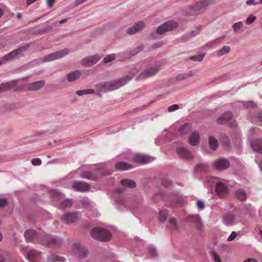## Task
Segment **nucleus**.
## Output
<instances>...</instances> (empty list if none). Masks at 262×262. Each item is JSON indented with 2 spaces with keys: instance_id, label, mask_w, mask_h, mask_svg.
<instances>
[{
  "instance_id": "obj_44",
  "label": "nucleus",
  "mask_w": 262,
  "mask_h": 262,
  "mask_svg": "<svg viewBox=\"0 0 262 262\" xmlns=\"http://www.w3.org/2000/svg\"><path fill=\"white\" fill-rule=\"evenodd\" d=\"M148 251L152 257H156L158 255L157 249L153 246L149 247Z\"/></svg>"
},
{
  "instance_id": "obj_43",
  "label": "nucleus",
  "mask_w": 262,
  "mask_h": 262,
  "mask_svg": "<svg viewBox=\"0 0 262 262\" xmlns=\"http://www.w3.org/2000/svg\"><path fill=\"white\" fill-rule=\"evenodd\" d=\"M12 87L11 83H3L0 85V92L10 90Z\"/></svg>"
},
{
  "instance_id": "obj_62",
  "label": "nucleus",
  "mask_w": 262,
  "mask_h": 262,
  "mask_svg": "<svg viewBox=\"0 0 262 262\" xmlns=\"http://www.w3.org/2000/svg\"><path fill=\"white\" fill-rule=\"evenodd\" d=\"M247 4L248 5H257L258 3L255 2V0H248L246 2Z\"/></svg>"
},
{
  "instance_id": "obj_15",
  "label": "nucleus",
  "mask_w": 262,
  "mask_h": 262,
  "mask_svg": "<svg viewBox=\"0 0 262 262\" xmlns=\"http://www.w3.org/2000/svg\"><path fill=\"white\" fill-rule=\"evenodd\" d=\"M176 151L179 156L186 160H192L194 156L192 153L187 148L183 146L177 147Z\"/></svg>"
},
{
  "instance_id": "obj_2",
  "label": "nucleus",
  "mask_w": 262,
  "mask_h": 262,
  "mask_svg": "<svg viewBox=\"0 0 262 262\" xmlns=\"http://www.w3.org/2000/svg\"><path fill=\"white\" fill-rule=\"evenodd\" d=\"M85 166L83 165L78 169L81 171L80 174V177L84 179L94 181L102 176L108 175L112 172L111 168L108 163L100 165L92 170H82V168Z\"/></svg>"
},
{
  "instance_id": "obj_56",
  "label": "nucleus",
  "mask_w": 262,
  "mask_h": 262,
  "mask_svg": "<svg viewBox=\"0 0 262 262\" xmlns=\"http://www.w3.org/2000/svg\"><path fill=\"white\" fill-rule=\"evenodd\" d=\"M191 37H193L199 33V30L198 29L192 30L188 32Z\"/></svg>"
},
{
  "instance_id": "obj_64",
  "label": "nucleus",
  "mask_w": 262,
  "mask_h": 262,
  "mask_svg": "<svg viewBox=\"0 0 262 262\" xmlns=\"http://www.w3.org/2000/svg\"><path fill=\"white\" fill-rule=\"evenodd\" d=\"M255 162L258 164L260 170L262 171V161L260 162L258 161V159L256 158L255 159Z\"/></svg>"
},
{
  "instance_id": "obj_31",
  "label": "nucleus",
  "mask_w": 262,
  "mask_h": 262,
  "mask_svg": "<svg viewBox=\"0 0 262 262\" xmlns=\"http://www.w3.org/2000/svg\"><path fill=\"white\" fill-rule=\"evenodd\" d=\"M65 258L53 254L49 255L47 258V262H65Z\"/></svg>"
},
{
  "instance_id": "obj_52",
  "label": "nucleus",
  "mask_w": 262,
  "mask_h": 262,
  "mask_svg": "<svg viewBox=\"0 0 262 262\" xmlns=\"http://www.w3.org/2000/svg\"><path fill=\"white\" fill-rule=\"evenodd\" d=\"M256 18L255 16L251 15L247 18L246 23L249 25L251 24L255 20Z\"/></svg>"
},
{
  "instance_id": "obj_7",
  "label": "nucleus",
  "mask_w": 262,
  "mask_h": 262,
  "mask_svg": "<svg viewBox=\"0 0 262 262\" xmlns=\"http://www.w3.org/2000/svg\"><path fill=\"white\" fill-rule=\"evenodd\" d=\"M29 47V45L27 44L18 48L16 50L12 51L6 56H4L2 60H0V65L17 57L22 52L25 51Z\"/></svg>"
},
{
  "instance_id": "obj_4",
  "label": "nucleus",
  "mask_w": 262,
  "mask_h": 262,
  "mask_svg": "<svg viewBox=\"0 0 262 262\" xmlns=\"http://www.w3.org/2000/svg\"><path fill=\"white\" fill-rule=\"evenodd\" d=\"M143 49V46L142 45H140L134 50L130 52H125L118 54L117 55L115 54H111L105 57L103 60V62L104 63H108L114 61L116 58H118L120 60H124L125 59L129 58L133 56H135Z\"/></svg>"
},
{
  "instance_id": "obj_12",
  "label": "nucleus",
  "mask_w": 262,
  "mask_h": 262,
  "mask_svg": "<svg viewBox=\"0 0 262 262\" xmlns=\"http://www.w3.org/2000/svg\"><path fill=\"white\" fill-rule=\"evenodd\" d=\"M178 27V24L175 21H168L160 25L157 29L158 34H163L165 32L170 31Z\"/></svg>"
},
{
  "instance_id": "obj_49",
  "label": "nucleus",
  "mask_w": 262,
  "mask_h": 262,
  "mask_svg": "<svg viewBox=\"0 0 262 262\" xmlns=\"http://www.w3.org/2000/svg\"><path fill=\"white\" fill-rule=\"evenodd\" d=\"M196 206L198 209L200 210H203L205 208L204 202L200 200L197 201Z\"/></svg>"
},
{
  "instance_id": "obj_39",
  "label": "nucleus",
  "mask_w": 262,
  "mask_h": 262,
  "mask_svg": "<svg viewBox=\"0 0 262 262\" xmlns=\"http://www.w3.org/2000/svg\"><path fill=\"white\" fill-rule=\"evenodd\" d=\"M205 181L207 183H208L210 186H212L213 184H215L216 185V183L219 182L217 178L213 177H207L205 179Z\"/></svg>"
},
{
  "instance_id": "obj_1",
  "label": "nucleus",
  "mask_w": 262,
  "mask_h": 262,
  "mask_svg": "<svg viewBox=\"0 0 262 262\" xmlns=\"http://www.w3.org/2000/svg\"><path fill=\"white\" fill-rule=\"evenodd\" d=\"M24 236L28 241L40 243L43 245L49 247L57 246L62 241L60 237L47 234L40 229H38L37 231L33 229L28 230L26 231Z\"/></svg>"
},
{
  "instance_id": "obj_63",
  "label": "nucleus",
  "mask_w": 262,
  "mask_h": 262,
  "mask_svg": "<svg viewBox=\"0 0 262 262\" xmlns=\"http://www.w3.org/2000/svg\"><path fill=\"white\" fill-rule=\"evenodd\" d=\"M172 182L169 180H165L163 181V184L167 186L171 184Z\"/></svg>"
},
{
  "instance_id": "obj_5",
  "label": "nucleus",
  "mask_w": 262,
  "mask_h": 262,
  "mask_svg": "<svg viewBox=\"0 0 262 262\" xmlns=\"http://www.w3.org/2000/svg\"><path fill=\"white\" fill-rule=\"evenodd\" d=\"M91 235L94 238L100 241H106L111 238L109 231L99 227L93 228L91 231Z\"/></svg>"
},
{
  "instance_id": "obj_32",
  "label": "nucleus",
  "mask_w": 262,
  "mask_h": 262,
  "mask_svg": "<svg viewBox=\"0 0 262 262\" xmlns=\"http://www.w3.org/2000/svg\"><path fill=\"white\" fill-rule=\"evenodd\" d=\"M120 183L121 185L129 188H134L136 186V184L134 181L129 179L122 180Z\"/></svg>"
},
{
  "instance_id": "obj_29",
  "label": "nucleus",
  "mask_w": 262,
  "mask_h": 262,
  "mask_svg": "<svg viewBox=\"0 0 262 262\" xmlns=\"http://www.w3.org/2000/svg\"><path fill=\"white\" fill-rule=\"evenodd\" d=\"M192 129V125L190 123H186L181 126L178 129L179 133L181 135L188 134Z\"/></svg>"
},
{
  "instance_id": "obj_24",
  "label": "nucleus",
  "mask_w": 262,
  "mask_h": 262,
  "mask_svg": "<svg viewBox=\"0 0 262 262\" xmlns=\"http://www.w3.org/2000/svg\"><path fill=\"white\" fill-rule=\"evenodd\" d=\"M232 117V113L230 112H227L222 115L217 119L216 122L219 124H223L229 121Z\"/></svg>"
},
{
  "instance_id": "obj_34",
  "label": "nucleus",
  "mask_w": 262,
  "mask_h": 262,
  "mask_svg": "<svg viewBox=\"0 0 262 262\" xmlns=\"http://www.w3.org/2000/svg\"><path fill=\"white\" fill-rule=\"evenodd\" d=\"M209 144L210 148L213 150H216L219 147L217 140L213 137H210L209 138Z\"/></svg>"
},
{
  "instance_id": "obj_14",
  "label": "nucleus",
  "mask_w": 262,
  "mask_h": 262,
  "mask_svg": "<svg viewBox=\"0 0 262 262\" xmlns=\"http://www.w3.org/2000/svg\"><path fill=\"white\" fill-rule=\"evenodd\" d=\"M214 167L218 170L223 171L227 169L230 166L229 162L224 158L215 160L213 163Z\"/></svg>"
},
{
  "instance_id": "obj_59",
  "label": "nucleus",
  "mask_w": 262,
  "mask_h": 262,
  "mask_svg": "<svg viewBox=\"0 0 262 262\" xmlns=\"http://www.w3.org/2000/svg\"><path fill=\"white\" fill-rule=\"evenodd\" d=\"M206 164H203V163H199V164H198L196 166H195V169L196 170H198V169H201L202 168H205L206 167Z\"/></svg>"
},
{
  "instance_id": "obj_17",
  "label": "nucleus",
  "mask_w": 262,
  "mask_h": 262,
  "mask_svg": "<svg viewBox=\"0 0 262 262\" xmlns=\"http://www.w3.org/2000/svg\"><path fill=\"white\" fill-rule=\"evenodd\" d=\"M239 222L235 215L233 213L226 214L223 217V223L228 226L234 225Z\"/></svg>"
},
{
  "instance_id": "obj_38",
  "label": "nucleus",
  "mask_w": 262,
  "mask_h": 262,
  "mask_svg": "<svg viewBox=\"0 0 262 262\" xmlns=\"http://www.w3.org/2000/svg\"><path fill=\"white\" fill-rule=\"evenodd\" d=\"M219 38H217L209 41L204 46V49L208 50L212 48L219 42Z\"/></svg>"
},
{
  "instance_id": "obj_35",
  "label": "nucleus",
  "mask_w": 262,
  "mask_h": 262,
  "mask_svg": "<svg viewBox=\"0 0 262 262\" xmlns=\"http://www.w3.org/2000/svg\"><path fill=\"white\" fill-rule=\"evenodd\" d=\"M73 204V200L71 199H68L62 200L60 204V208H68L71 207Z\"/></svg>"
},
{
  "instance_id": "obj_8",
  "label": "nucleus",
  "mask_w": 262,
  "mask_h": 262,
  "mask_svg": "<svg viewBox=\"0 0 262 262\" xmlns=\"http://www.w3.org/2000/svg\"><path fill=\"white\" fill-rule=\"evenodd\" d=\"M81 218V214L79 212H67L62 215V221L67 225H71L77 222Z\"/></svg>"
},
{
  "instance_id": "obj_47",
  "label": "nucleus",
  "mask_w": 262,
  "mask_h": 262,
  "mask_svg": "<svg viewBox=\"0 0 262 262\" xmlns=\"http://www.w3.org/2000/svg\"><path fill=\"white\" fill-rule=\"evenodd\" d=\"M243 26V23L242 21H238L237 23H234L232 26V28L234 31H237L238 30L242 28Z\"/></svg>"
},
{
  "instance_id": "obj_58",
  "label": "nucleus",
  "mask_w": 262,
  "mask_h": 262,
  "mask_svg": "<svg viewBox=\"0 0 262 262\" xmlns=\"http://www.w3.org/2000/svg\"><path fill=\"white\" fill-rule=\"evenodd\" d=\"M56 0H47V6L49 8H52Z\"/></svg>"
},
{
  "instance_id": "obj_41",
  "label": "nucleus",
  "mask_w": 262,
  "mask_h": 262,
  "mask_svg": "<svg viewBox=\"0 0 262 262\" xmlns=\"http://www.w3.org/2000/svg\"><path fill=\"white\" fill-rule=\"evenodd\" d=\"M246 208L247 209V212L249 215L252 216H254L255 215V210L252 207L250 204L247 205Z\"/></svg>"
},
{
  "instance_id": "obj_19",
  "label": "nucleus",
  "mask_w": 262,
  "mask_h": 262,
  "mask_svg": "<svg viewBox=\"0 0 262 262\" xmlns=\"http://www.w3.org/2000/svg\"><path fill=\"white\" fill-rule=\"evenodd\" d=\"M144 26L145 24L143 21H138L134 26L128 28L126 30V33L129 35L135 34L143 29Z\"/></svg>"
},
{
  "instance_id": "obj_50",
  "label": "nucleus",
  "mask_w": 262,
  "mask_h": 262,
  "mask_svg": "<svg viewBox=\"0 0 262 262\" xmlns=\"http://www.w3.org/2000/svg\"><path fill=\"white\" fill-rule=\"evenodd\" d=\"M211 255L215 262H221L219 255L214 251H211Z\"/></svg>"
},
{
  "instance_id": "obj_45",
  "label": "nucleus",
  "mask_w": 262,
  "mask_h": 262,
  "mask_svg": "<svg viewBox=\"0 0 262 262\" xmlns=\"http://www.w3.org/2000/svg\"><path fill=\"white\" fill-rule=\"evenodd\" d=\"M204 58V55H198L192 56L189 58V59L193 61H201Z\"/></svg>"
},
{
  "instance_id": "obj_9",
  "label": "nucleus",
  "mask_w": 262,
  "mask_h": 262,
  "mask_svg": "<svg viewBox=\"0 0 262 262\" xmlns=\"http://www.w3.org/2000/svg\"><path fill=\"white\" fill-rule=\"evenodd\" d=\"M160 70V67L156 66L147 68L144 71L141 72L140 75L136 77V80L139 81L144 79L147 77H151L156 74Z\"/></svg>"
},
{
  "instance_id": "obj_3",
  "label": "nucleus",
  "mask_w": 262,
  "mask_h": 262,
  "mask_svg": "<svg viewBox=\"0 0 262 262\" xmlns=\"http://www.w3.org/2000/svg\"><path fill=\"white\" fill-rule=\"evenodd\" d=\"M137 68H135L130 73L124 77L114 81L104 82L100 84L101 92H107L116 90L120 87L124 85L129 81L135 74L139 72Z\"/></svg>"
},
{
  "instance_id": "obj_61",
  "label": "nucleus",
  "mask_w": 262,
  "mask_h": 262,
  "mask_svg": "<svg viewBox=\"0 0 262 262\" xmlns=\"http://www.w3.org/2000/svg\"><path fill=\"white\" fill-rule=\"evenodd\" d=\"M141 202H142L141 200H140V201H138L137 203V204H134L132 206L133 209H138V208L140 206V205L141 204Z\"/></svg>"
},
{
  "instance_id": "obj_27",
  "label": "nucleus",
  "mask_w": 262,
  "mask_h": 262,
  "mask_svg": "<svg viewBox=\"0 0 262 262\" xmlns=\"http://www.w3.org/2000/svg\"><path fill=\"white\" fill-rule=\"evenodd\" d=\"M115 168L118 170H126L132 169L133 166L128 163L120 162L115 165Z\"/></svg>"
},
{
  "instance_id": "obj_23",
  "label": "nucleus",
  "mask_w": 262,
  "mask_h": 262,
  "mask_svg": "<svg viewBox=\"0 0 262 262\" xmlns=\"http://www.w3.org/2000/svg\"><path fill=\"white\" fill-rule=\"evenodd\" d=\"M81 72L79 70H76L69 73L67 76V80L69 82H74L80 78Z\"/></svg>"
},
{
  "instance_id": "obj_26",
  "label": "nucleus",
  "mask_w": 262,
  "mask_h": 262,
  "mask_svg": "<svg viewBox=\"0 0 262 262\" xmlns=\"http://www.w3.org/2000/svg\"><path fill=\"white\" fill-rule=\"evenodd\" d=\"M252 149L255 152H260L262 151V139H258L253 140L251 142Z\"/></svg>"
},
{
  "instance_id": "obj_37",
  "label": "nucleus",
  "mask_w": 262,
  "mask_h": 262,
  "mask_svg": "<svg viewBox=\"0 0 262 262\" xmlns=\"http://www.w3.org/2000/svg\"><path fill=\"white\" fill-rule=\"evenodd\" d=\"M230 50L229 46H224L220 50L217 51V55L219 56H222L228 53L230 51Z\"/></svg>"
},
{
  "instance_id": "obj_36",
  "label": "nucleus",
  "mask_w": 262,
  "mask_h": 262,
  "mask_svg": "<svg viewBox=\"0 0 262 262\" xmlns=\"http://www.w3.org/2000/svg\"><path fill=\"white\" fill-rule=\"evenodd\" d=\"M95 91L93 89H85L78 90L76 92L78 96H82L84 95L91 94L94 93Z\"/></svg>"
},
{
  "instance_id": "obj_16",
  "label": "nucleus",
  "mask_w": 262,
  "mask_h": 262,
  "mask_svg": "<svg viewBox=\"0 0 262 262\" xmlns=\"http://www.w3.org/2000/svg\"><path fill=\"white\" fill-rule=\"evenodd\" d=\"M72 187L75 190L81 192L88 191L90 189L89 184L83 181H78L73 183Z\"/></svg>"
},
{
  "instance_id": "obj_28",
  "label": "nucleus",
  "mask_w": 262,
  "mask_h": 262,
  "mask_svg": "<svg viewBox=\"0 0 262 262\" xmlns=\"http://www.w3.org/2000/svg\"><path fill=\"white\" fill-rule=\"evenodd\" d=\"M76 256L80 259H82L87 256L88 254V250L84 247H77L75 251Z\"/></svg>"
},
{
  "instance_id": "obj_11",
  "label": "nucleus",
  "mask_w": 262,
  "mask_h": 262,
  "mask_svg": "<svg viewBox=\"0 0 262 262\" xmlns=\"http://www.w3.org/2000/svg\"><path fill=\"white\" fill-rule=\"evenodd\" d=\"M212 3V0H202L199 1L194 5L190 6L189 9L191 12L188 14H191L193 12L204 9Z\"/></svg>"
},
{
  "instance_id": "obj_30",
  "label": "nucleus",
  "mask_w": 262,
  "mask_h": 262,
  "mask_svg": "<svg viewBox=\"0 0 262 262\" xmlns=\"http://www.w3.org/2000/svg\"><path fill=\"white\" fill-rule=\"evenodd\" d=\"M49 195L53 200L60 199L62 198L63 195L58 190L51 189L49 191Z\"/></svg>"
},
{
  "instance_id": "obj_6",
  "label": "nucleus",
  "mask_w": 262,
  "mask_h": 262,
  "mask_svg": "<svg viewBox=\"0 0 262 262\" xmlns=\"http://www.w3.org/2000/svg\"><path fill=\"white\" fill-rule=\"evenodd\" d=\"M21 251L27 259L30 262H40L38 260L40 252L29 247H21Z\"/></svg>"
},
{
  "instance_id": "obj_25",
  "label": "nucleus",
  "mask_w": 262,
  "mask_h": 262,
  "mask_svg": "<svg viewBox=\"0 0 262 262\" xmlns=\"http://www.w3.org/2000/svg\"><path fill=\"white\" fill-rule=\"evenodd\" d=\"M189 220L193 223L195 226L200 230H202L203 226L200 216L198 214L192 215L189 216Z\"/></svg>"
},
{
  "instance_id": "obj_60",
  "label": "nucleus",
  "mask_w": 262,
  "mask_h": 262,
  "mask_svg": "<svg viewBox=\"0 0 262 262\" xmlns=\"http://www.w3.org/2000/svg\"><path fill=\"white\" fill-rule=\"evenodd\" d=\"M169 223L173 226L174 228L177 227L176 221L174 217H172L169 220Z\"/></svg>"
},
{
  "instance_id": "obj_21",
  "label": "nucleus",
  "mask_w": 262,
  "mask_h": 262,
  "mask_svg": "<svg viewBox=\"0 0 262 262\" xmlns=\"http://www.w3.org/2000/svg\"><path fill=\"white\" fill-rule=\"evenodd\" d=\"M45 84L44 80H39L34 82L29 83L27 85V88L30 91H37L42 88Z\"/></svg>"
},
{
  "instance_id": "obj_10",
  "label": "nucleus",
  "mask_w": 262,
  "mask_h": 262,
  "mask_svg": "<svg viewBox=\"0 0 262 262\" xmlns=\"http://www.w3.org/2000/svg\"><path fill=\"white\" fill-rule=\"evenodd\" d=\"M68 53L69 50L65 48L62 50L58 51L56 52L45 56L43 57L42 61L43 62H49L60 59L67 55Z\"/></svg>"
},
{
  "instance_id": "obj_18",
  "label": "nucleus",
  "mask_w": 262,
  "mask_h": 262,
  "mask_svg": "<svg viewBox=\"0 0 262 262\" xmlns=\"http://www.w3.org/2000/svg\"><path fill=\"white\" fill-rule=\"evenodd\" d=\"M215 191L220 197H223L227 193L228 188L225 183L219 182L216 183Z\"/></svg>"
},
{
  "instance_id": "obj_22",
  "label": "nucleus",
  "mask_w": 262,
  "mask_h": 262,
  "mask_svg": "<svg viewBox=\"0 0 262 262\" xmlns=\"http://www.w3.org/2000/svg\"><path fill=\"white\" fill-rule=\"evenodd\" d=\"M134 160L136 163H146L151 160V157L142 154L135 155L134 158Z\"/></svg>"
},
{
  "instance_id": "obj_13",
  "label": "nucleus",
  "mask_w": 262,
  "mask_h": 262,
  "mask_svg": "<svg viewBox=\"0 0 262 262\" xmlns=\"http://www.w3.org/2000/svg\"><path fill=\"white\" fill-rule=\"evenodd\" d=\"M100 59L101 56L97 54L89 56L81 60V64L85 67H91L97 63Z\"/></svg>"
},
{
  "instance_id": "obj_20",
  "label": "nucleus",
  "mask_w": 262,
  "mask_h": 262,
  "mask_svg": "<svg viewBox=\"0 0 262 262\" xmlns=\"http://www.w3.org/2000/svg\"><path fill=\"white\" fill-rule=\"evenodd\" d=\"M200 136L197 131L192 132L189 136L188 141L191 146H196L199 144L200 142Z\"/></svg>"
},
{
  "instance_id": "obj_33",
  "label": "nucleus",
  "mask_w": 262,
  "mask_h": 262,
  "mask_svg": "<svg viewBox=\"0 0 262 262\" xmlns=\"http://www.w3.org/2000/svg\"><path fill=\"white\" fill-rule=\"evenodd\" d=\"M235 193L237 198L240 201H244L246 200L247 194L244 190L239 189L236 191Z\"/></svg>"
},
{
  "instance_id": "obj_54",
  "label": "nucleus",
  "mask_w": 262,
  "mask_h": 262,
  "mask_svg": "<svg viewBox=\"0 0 262 262\" xmlns=\"http://www.w3.org/2000/svg\"><path fill=\"white\" fill-rule=\"evenodd\" d=\"M32 163L33 165H40L41 164V161L39 158H34L32 160Z\"/></svg>"
},
{
  "instance_id": "obj_51",
  "label": "nucleus",
  "mask_w": 262,
  "mask_h": 262,
  "mask_svg": "<svg viewBox=\"0 0 262 262\" xmlns=\"http://www.w3.org/2000/svg\"><path fill=\"white\" fill-rule=\"evenodd\" d=\"M243 105L245 107H254L256 105L252 101H247L244 103Z\"/></svg>"
},
{
  "instance_id": "obj_53",
  "label": "nucleus",
  "mask_w": 262,
  "mask_h": 262,
  "mask_svg": "<svg viewBox=\"0 0 262 262\" xmlns=\"http://www.w3.org/2000/svg\"><path fill=\"white\" fill-rule=\"evenodd\" d=\"M237 236V233L235 231H232L229 236L228 237V241H232L234 240L236 236Z\"/></svg>"
},
{
  "instance_id": "obj_40",
  "label": "nucleus",
  "mask_w": 262,
  "mask_h": 262,
  "mask_svg": "<svg viewBox=\"0 0 262 262\" xmlns=\"http://www.w3.org/2000/svg\"><path fill=\"white\" fill-rule=\"evenodd\" d=\"M167 212L166 210H161L159 212V220L161 223H164L167 219Z\"/></svg>"
},
{
  "instance_id": "obj_48",
  "label": "nucleus",
  "mask_w": 262,
  "mask_h": 262,
  "mask_svg": "<svg viewBox=\"0 0 262 262\" xmlns=\"http://www.w3.org/2000/svg\"><path fill=\"white\" fill-rule=\"evenodd\" d=\"M191 75L186 74V73L181 74L178 75L177 76V79L178 80H184V79H185L188 78Z\"/></svg>"
},
{
  "instance_id": "obj_55",
  "label": "nucleus",
  "mask_w": 262,
  "mask_h": 262,
  "mask_svg": "<svg viewBox=\"0 0 262 262\" xmlns=\"http://www.w3.org/2000/svg\"><path fill=\"white\" fill-rule=\"evenodd\" d=\"M7 204V200L5 198H0V207L3 208Z\"/></svg>"
},
{
  "instance_id": "obj_46",
  "label": "nucleus",
  "mask_w": 262,
  "mask_h": 262,
  "mask_svg": "<svg viewBox=\"0 0 262 262\" xmlns=\"http://www.w3.org/2000/svg\"><path fill=\"white\" fill-rule=\"evenodd\" d=\"M191 37L190 36V34L188 33V32L183 34L181 38L179 39V41L180 42H184L190 39H191Z\"/></svg>"
},
{
  "instance_id": "obj_42",
  "label": "nucleus",
  "mask_w": 262,
  "mask_h": 262,
  "mask_svg": "<svg viewBox=\"0 0 262 262\" xmlns=\"http://www.w3.org/2000/svg\"><path fill=\"white\" fill-rule=\"evenodd\" d=\"M81 203L83 204L85 207L88 208L89 206L92 205L93 203L91 202L88 198H84L80 200ZM92 206H93V204H92Z\"/></svg>"
},
{
  "instance_id": "obj_57",
  "label": "nucleus",
  "mask_w": 262,
  "mask_h": 262,
  "mask_svg": "<svg viewBox=\"0 0 262 262\" xmlns=\"http://www.w3.org/2000/svg\"><path fill=\"white\" fill-rule=\"evenodd\" d=\"M178 108H179L178 105H177V104H173V105H172L168 107V111L169 112H173V111H174L178 110Z\"/></svg>"
}]
</instances>
